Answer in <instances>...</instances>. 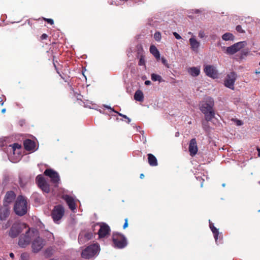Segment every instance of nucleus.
<instances>
[{
	"mask_svg": "<svg viewBox=\"0 0 260 260\" xmlns=\"http://www.w3.org/2000/svg\"><path fill=\"white\" fill-rule=\"evenodd\" d=\"M68 85H69L70 88V96L71 97V98L73 99V101H74L75 100H82L83 96L81 95L80 93L79 92V91L78 89H74V87L70 84V83H68Z\"/></svg>",
	"mask_w": 260,
	"mask_h": 260,
	"instance_id": "17",
	"label": "nucleus"
},
{
	"mask_svg": "<svg viewBox=\"0 0 260 260\" xmlns=\"http://www.w3.org/2000/svg\"><path fill=\"white\" fill-rule=\"evenodd\" d=\"M173 35L176 38V39H177L178 40H179V39H181V36L178 33H177L176 32H173Z\"/></svg>",
	"mask_w": 260,
	"mask_h": 260,
	"instance_id": "39",
	"label": "nucleus"
},
{
	"mask_svg": "<svg viewBox=\"0 0 260 260\" xmlns=\"http://www.w3.org/2000/svg\"><path fill=\"white\" fill-rule=\"evenodd\" d=\"M259 184H260V181H259Z\"/></svg>",
	"mask_w": 260,
	"mask_h": 260,
	"instance_id": "54",
	"label": "nucleus"
},
{
	"mask_svg": "<svg viewBox=\"0 0 260 260\" xmlns=\"http://www.w3.org/2000/svg\"><path fill=\"white\" fill-rule=\"evenodd\" d=\"M237 124L238 125H241L242 124V122L241 120H237Z\"/></svg>",
	"mask_w": 260,
	"mask_h": 260,
	"instance_id": "45",
	"label": "nucleus"
},
{
	"mask_svg": "<svg viewBox=\"0 0 260 260\" xmlns=\"http://www.w3.org/2000/svg\"><path fill=\"white\" fill-rule=\"evenodd\" d=\"M36 230H26L25 234L22 235L19 239L18 245L21 247L27 246L32 241Z\"/></svg>",
	"mask_w": 260,
	"mask_h": 260,
	"instance_id": "5",
	"label": "nucleus"
},
{
	"mask_svg": "<svg viewBox=\"0 0 260 260\" xmlns=\"http://www.w3.org/2000/svg\"><path fill=\"white\" fill-rule=\"evenodd\" d=\"M236 78H237L236 74L234 72H231L230 74H229L227 75L226 78L225 80V81H224L225 86L231 89H234V83L236 81Z\"/></svg>",
	"mask_w": 260,
	"mask_h": 260,
	"instance_id": "13",
	"label": "nucleus"
},
{
	"mask_svg": "<svg viewBox=\"0 0 260 260\" xmlns=\"http://www.w3.org/2000/svg\"><path fill=\"white\" fill-rule=\"evenodd\" d=\"M222 39L224 41H233L234 40V36L231 33L226 32L222 35Z\"/></svg>",
	"mask_w": 260,
	"mask_h": 260,
	"instance_id": "29",
	"label": "nucleus"
},
{
	"mask_svg": "<svg viewBox=\"0 0 260 260\" xmlns=\"http://www.w3.org/2000/svg\"><path fill=\"white\" fill-rule=\"evenodd\" d=\"M154 38L155 41L159 42L161 39L160 32L157 31L154 34Z\"/></svg>",
	"mask_w": 260,
	"mask_h": 260,
	"instance_id": "31",
	"label": "nucleus"
},
{
	"mask_svg": "<svg viewBox=\"0 0 260 260\" xmlns=\"http://www.w3.org/2000/svg\"><path fill=\"white\" fill-rule=\"evenodd\" d=\"M9 226V222H8L5 226H4V228L7 229Z\"/></svg>",
	"mask_w": 260,
	"mask_h": 260,
	"instance_id": "46",
	"label": "nucleus"
},
{
	"mask_svg": "<svg viewBox=\"0 0 260 260\" xmlns=\"http://www.w3.org/2000/svg\"><path fill=\"white\" fill-rule=\"evenodd\" d=\"M24 229L27 230V226L24 223L20 222H15L11 228L9 235L12 238L16 237Z\"/></svg>",
	"mask_w": 260,
	"mask_h": 260,
	"instance_id": "7",
	"label": "nucleus"
},
{
	"mask_svg": "<svg viewBox=\"0 0 260 260\" xmlns=\"http://www.w3.org/2000/svg\"><path fill=\"white\" fill-rule=\"evenodd\" d=\"M214 105L213 99L211 98H208L205 102L203 103L200 107V110L204 114L205 119L207 122L211 121L215 116Z\"/></svg>",
	"mask_w": 260,
	"mask_h": 260,
	"instance_id": "1",
	"label": "nucleus"
},
{
	"mask_svg": "<svg viewBox=\"0 0 260 260\" xmlns=\"http://www.w3.org/2000/svg\"><path fill=\"white\" fill-rule=\"evenodd\" d=\"M150 52L151 54L153 55V56L158 60L160 58V54L159 52L157 49V48L153 45H152L150 47Z\"/></svg>",
	"mask_w": 260,
	"mask_h": 260,
	"instance_id": "25",
	"label": "nucleus"
},
{
	"mask_svg": "<svg viewBox=\"0 0 260 260\" xmlns=\"http://www.w3.org/2000/svg\"><path fill=\"white\" fill-rule=\"evenodd\" d=\"M151 79L153 81H158L159 82L162 81V79L160 75L155 74L154 73H153L151 75Z\"/></svg>",
	"mask_w": 260,
	"mask_h": 260,
	"instance_id": "30",
	"label": "nucleus"
},
{
	"mask_svg": "<svg viewBox=\"0 0 260 260\" xmlns=\"http://www.w3.org/2000/svg\"><path fill=\"white\" fill-rule=\"evenodd\" d=\"M21 258L23 260H26L28 258V255L27 254H21Z\"/></svg>",
	"mask_w": 260,
	"mask_h": 260,
	"instance_id": "38",
	"label": "nucleus"
},
{
	"mask_svg": "<svg viewBox=\"0 0 260 260\" xmlns=\"http://www.w3.org/2000/svg\"><path fill=\"white\" fill-rule=\"evenodd\" d=\"M257 150L258 151V156H260V148H257Z\"/></svg>",
	"mask_w": 260,
	"mask_h": 260,
	"instance_id": "47",
	"label": "nucleus"
},
{
	"mask_svg": "<svg viewBox=\"0 0 260 260\" xmlns=\"http://www.w3.org/2000/svg\"><path fill=\"white\" fill-rule=\"evenodd\" d=\"M161 62L166 67H167L168 68H169V64L168 63L167 60L164 57L161 58Z\"/></svg>",
	"mask_w": 260,
	"mask_h": 260,
	"instance_id": "35",
	"label": "nucleus"
},
{
	"mask_svg": "<svg viewBox=\"0 0 260 260\" xmlns=\"http://www.w3.org/2000/svg\"><path fill=\"white\" fill-rule=\"evenodd\" d=\"M27 207L28 205L26 199L22 196H18L14 207V210L16 214L19 216L25 214L27 211Z\"/></svg>",
	"mask_w": 260,
	"mask_h": 260,
	"instance_id": "2",
	"label": "nucleus"
},
{
	"mask_svg": "<svg viewBox=\"0 0 260 260\" xmlns=\"http://www.w3.org/2000/svg\"><path fill=\"white\" fill-rule=\"evenodd\" d=\"M66 204L72 211L75 212L77 205L76 201L73 197L66 194Z\"/></svg>",
	"mask_w": 260,
	"mask_h": 260,
	"instance_id": "19",
	"label": "nucleus"
},
{
	"mask_svg": "<svg viewBox=\"0 0 260 260\" xmlns=\"http://www.w3.org/2000/svg\"><path fill=\"white\" fill-rule=\"evenodd\" d=\"M48 37V36L46 34H43L41 37V39L42 40H44V39H46Z\"/></svg>",
	"mask_w": 260,
	"mask_h": 260,
	"instance_id": "43",
	"label": "nucleus"
},
{
	"mask_svg": "<svg viewBox=\"0 0 260 260\" xmlns=\"http://www.w3.org/2000/svg\"><path fill=\"white\" fill-rule=\"evenodd\" d=\"M36 181L38 186L43 191L47 193L50 191L49 185L43 176L41 175L38 176L36 178Z\"/></svg>",
	"mask_w": 260,
	"mask_h": 260,
	"instance_id": "12",
	"label": "nucleus"
},
{
	"mask_svg": "<svg viewBox=\"0 0 260 260\" xmlns=\"http://www.w3.org/2000/svg\"><path fill=\"white\" fill-rule=\"evenodd\" d=\"M117 114L120 116L122 117L123 118H125V119H127V122L128 123H129L131 121V120L129 118H128L126 115L122 114V113H120L119 112H118Z\"/></svg>",
	"mask_w": 260,
	"mask_h": 260,
	"instance_id": "33",
	"label": "nucleus"
},
{
	"mask_svg": "<svg viewBox=\"0 0 260 260\" xmlns=\"http://www.w3.org/2000/svg\"><path fill=\"white\" fill-rule=\"evenodd\" d=\"M189 43L191 49L197 51L200 46V43L193 37L189 39Z\"/></svg>",
	"mask_w": 260,
	"mask_h": 260,
	"instance_id": "23",
	"label": "nucleus"
},
{
	"mask_svg": "<svg viewBox=\"0 0 260 260\" xmlns=\"http://www.w3.org/2000/svg\"><path fill=\"white\" fill-rule=\"evenodd\" d=\"M202 125H203V128H205V126L206 125L204 122H202Z\"/></svg>",
	"mask_w": 260,
	"mask_h": 260,
	"instance_id": "50",
	"label": "nucleus"
},
{
	"mask_svg": "<svg viewBox=\"0 0 260 260\" xmlns=\"http://www.w3.org/2000/svg\"><path fill=\"white\" fill-rule=\"evenodd\" d=\"M209 226L211 230L212 231L213 234L215 241L217 242L218 236L219 234L218 230L214 226L213 224L211 222H210Z\"/></svg>",
	"mask_w": 260,
	"mask_h": 260,
	"instance_id": "28",
	"label": "nucleus"
},
{
	"mask_svg": "<svg viewBox=\"0 0 260 260\" xmlns=\"http://www.w3.org/2000/svg\"><path fill=\"white\" fill-rule=\"evenodd\" d=\"M99 251V246L97 244H92L86 247L82 252V257L89 259L94 256Z\"/></svg>",
	"mask_w": 260,
	"mask_h": 260,
	"instance_id": "8",
	"label": "nucleus"
},
{
	"mask_svg": "<svg viewBox=\"0 0 260 260\" xmlns=\"http://www.w3.org/2000/svg\"><path fill=\"white\" fill-rule=\"evenodd\" d=\"M188 73L193 77H197L200 73V70L198 67H191L188 70Z\"/></svg>",
	"mask_w": 260,
	"mask_h": 260,
	"instance_id": "26",
	"label": "nucleus"
},
{
	"mask_svg": "<svg viewBox=\"0 0 260 260\" xmlns=\"http://www.w3.org/2000/svg\"><path fill=\"white\" fill-rule=\"evenodd\" d=\"M138 64L139 66H143L145 64V61L144 59V56L143 55H141L139 59Z\"/></svg>",
	"mask_w": 260,
	"mask_h": 260,
	"instance_id": "32",
	"label": "nucleus"
},
{
	"mask_svg": "<svg viewBox=\"0 0 260 260\" xmlns=\"http://www.w3.org/2000/svg\"><path fill=\"white\" fill-rule=\"evenodd\" d=\"M112 241L114 247L122 249L127 245V239L125 236L121 233L113 232L112 235Z\"/></svg>",
	"mask_w": 260,
	"mask_h": 260,
	"instance_id": "3",
	"label": "nucleus"
},
{
	"mask_svg": "<svg viewBox=\"0 0 260 260\" xmlns=\"http://www.w3.org/2000/svg\"><path fill=\"white\" fill-rule=\"evenodd\" d=\"M44 174L51 179L53 183L58 184L60 181V178L58 173L52 169H47L44 172Z\"/></svg>",
	"mask_w": 260,
	"mask_h": 260,
	"instance_id": "16",
	"label": "nucleus"
},
{
	"mask_svg": "<svg viewBox=\"0 0 260 260\" xmlns=\"http://www.w3.org/2000/svg\"><path fill=\"white\" fill-rule=\"evenodd\" d=\"M10 213L9 207L6 204H4L0 208V220H5Z\"/></svg>",
	"mask_w": 260,
	"mask_h": 260,
	"instance_id": "20",
	"label": "nucleus"
},
{
	"mask_svg": "<svg viewBox=\"0 0 260 260\" xmlns=\"http://www.w3.org/2000/svg\"><path fill=\"white\" fill-rule=\"evenodd\" d=\"M151 84V82L149 80H147L145 82V84L146 85H149Z\"/></svg>",
	"mask_w": 260,
	"mask_h": 260,
	"instance_id": "44",
	"label": "nucleus"
},
{
	"mask_svg": "<svg viewBox=\"0 0 260 260\" xmlns=\"http://www.w3.org/2000/svg\"><path fill=\"white\" fill-rule=\"evenodd\" d=\"M259 65H260V61H259Z\"/></svg>",
	"mask_w": 260,
	"mask_h": 260,
	"instance_id": "55",
	"label": "nucleus"
},
{
	"mask_svg": "<svg viewBox=\"0 0 260 260\" xmlns=\"http://www.w3.org/2000/svg\"><path fill=\"white\" fill-rule=\"evenodd\" d=\"M50 236H51V233H49L48 234Z\"/></svg>",
	"mask_w": 260,
	"mask_h": 260,
	"instance_id": "53",
	"label": "nucleus"
},
{
	"mask_svg": "<svg viewBox=\"0 0 260 260\" xmlns=\"http://www.w3.org/2000/svg\"><path fill=\"white\" fill-rule=\"evenodd\" d=\"M10 256L11 257H12V258H13V257H14V254H13V253H10Z\"/></svg>",
	"mask_w": 260,
	"mask_h": 260,
	"instance_id": "49",
	"label": "nucleus"
},
{
	"mask_svg": "<svg viewBox=\"0 0 260 260\" xmlns=\"http://www.w3.org/2000/svg\"><path fill=\"white\" fill-rule=\"evenodd\" d=\"M104 107H105L106 108L108 109H110L111 111H113L114 112H115V113H117H117L118 112H117V111H116L114 110V109L112 108L111 107H110V106H107V105H106H106H105V106H104Z\"/></svg>",
	"mask_w": 260,
	"mask_h": 260,
	"instance_id": "41",
	"label": "nucleus"
},
{
	"mask_svg": "<svg viewBox=\"0 0 260 260\" xmlns=\"http://www.w3.org/2000/svg\"><path fill=\"white\" fill-rule=\"evenodd\" d=\"M0 260H1V259H0Z\"/></svg>",
	"mask_w": 260,
	"mask_h": 260,
	"instance_id": "56",
	"label": "nucleus"
},
{
	"mask_svg": "<svg viewBox=\"0 0 260 260\" xmlns=\"http://www.w3.org/2000/svg\"><path fill=\"white\" fill-rule=\"evenodd\" d=\"M45 245V241L40 237L39 233L35 231L31 241V248L34 252H38Z\"/></svg>",
	"mask_w": 260,
	"mask_h": 260,
	"instance_id": "4",
	"label": "nucleus"
},
{
	"mask_svg": "<svg viewBox=\"0 0 260 260\" xmlns=\"http://www.w3.org/2000/svg\"><path fill=\"white\" fill-rule=\"evenodd\" d=\"M140 178L141 179H143L144 178V175L143 174H141L140 175Z\"/></svg>",
	"mask_w": 260,
	"mask_h": 260,
	"instance_id": "48",
	"label": "nucleus"
},
{
	"mask_svg": "<svg viewBox=\"0 0 260 260\" xmlns=\"http://www.w3.org/2000/svg\"><path fill=\"white\" fill-rule=\"evenodd\" d=\"M134 99L137 101L143 102L144 100V94L143 92L140 90H137L134 95Z\"/></svg>",
	"mask_w": 260,
	"mask_h": 260,
	"instance_id": "27",
	"label": "nucleus"
},
{
	"mask_svg": "<svg viewBox=\"0 0 260 260\" xmlns=\"http://www.w3.org/2000/svg\"><path fill=\"white\" fill-rule=\"evenodd\" d=\"M63 212L64 210L62 207L60 206H57L55 207L52 213V216L53 220L55 222H57L61 218L63 214Z\"/></svg>",
	"mask_w": 260,
	"mask_h": 260,
	"instance_id": "14",
	"label": "nucleus"
},
{
	"mask_svg": "<svg viewBox=\"0 0 260 260\" xmlns=\"http://www.w3.org/2000/svg\"><path fill=\"white\" fill-rule=\"evenodd\" d=\"M236 30L240 33H244L245 31L243 30L242 26L240 25H238L236 27Z\"/></svg>",
	"mask_w": 260,
	"mask_h": 260,
	"instance_id": "34",
	"label": "nucleus"
},
{
	"mask_svg": "<svg viewBox=\"0 0 260 260\" xmlns=\"http://www.w3.org/2000/svg\"><path fill=\"white\" fill-rule=\"evenodd\" d=\"M188 150L191 156H194L198 152V148L197 141L195 138L190 140L189 144Z\"/></svg>",
	"mask_w": 260,
	"mask_h": 260,
	"instance_id": "18",
	"label": "nucleus"
},
{
	"mask_svg": "<svg viewBox=\"0 0 260 260\" xmlns=\"http://www.w3.org/2000/svg\"><path fill=\"white\" fill-rule=\"evenodd\" d=\"M255 73V74H260V71H256Z\"/></svg>",
	"mask_w": 260,
	"mask_h": 260,
	"instance_id": "52",
	"label": "nucleus"
},
{
	"mask_svg": "<svg viewBox=\"0 0 260 260\" xmlns=\"http://www.w3.org/2000/svg\"><path fill=\"white\" fill-rule=\"evenodd\" d=\"M5 112H6V109H2V112L3 113H5Z\"/></svg>",
	"mask_w": 260,
	"mask_h": 260,
	"instance_id": "51",
	"label": "nucleus"
},
{
	"mask_svg": "<svg viewBox=\"0 0 260 260\" xmlns=\"http://www.w3.org/2000/svg\"><path fill=\"white\" fill-rule=\"evenodd\" d=\"M249 52L248 49H243L241 51V56H246Z\"/></svg>",
	"mask_w": 260,
	"mask_h": 260,
	"instance_id": "36",
	"label": "nucleus"
},
{
	"mask_svg": "<svg viewBox=\"0 0 260 260\" xmlns=\"http://www.w3.org/2000/svg\"><path fill=\"white\" fill-rule=\"evenodd\" d=\"M148 156V162L150 166L154 167L158 165L157 160L156 157L152 154L149 153Z\"/></svg>",
	"mask_w": 260,
	"mask_h": 260,
	"instance_id": "24",
	"label": "nucleus"
},
{
	"mask_svg": "<svg viewBox=\"0 0 260 260\" xmlns=\"http://www.w3.org/2000/svg\"><path fill=\"white\" fill-rule=\"evenodd\" d=\"M9 150L10 152H13L10 156L11 160L13 162H18L21 157V146L17 143L14 144L9 146Z\"/></svg>",
	"mask_w": 260,
	"mask_h": 260,
	"instance_id": "6",
	"label": "nucleus"
},
{
	"mask_svg": "<svg viewBox=\"0 0 260 260\" xmlns=\"http://www.w3.org/2000/svg\"><path fill=\"white\" fill-rule=\"evenodd\" d=\"M24 146L27 150H33L35 149V143L30 140H26L24 142Z\"/></svg>",
	"mask_w": 260,
	"mask_h": 260,
	"instance_id": "22",
	"label": "nucleus"
},
{
	"mask_svg": "<svg viewBox=\"0 0 260 260\" xmlns=\"http://www.w3.org/2000/svg\"><path fill=\"white\" fill-rule=\"evenodd\" d=\"M100 228L98 232L99 238H103L108 237L110 233V226L105 223L99 224Z\"/></svg>",
	"mask_w": 260,
	"mask_h": 260,
	"instance_id": "11",
	"label": "nucleus"
},
{
	"mask_svg": "<svg viewBox=\"0 0 260 260\" xmlns=\"http://www.w3.org/2000/svg\"><path fill=\"white\" fill-rule=\"evenodd\" d=\"M44 20L51 25L54 23V21L52 19L44 18Z\"/></svg>",
	"mask_w": 260,
	"mask_h": 260,
	"instance_id": "37",
	"label": "nucleus"
},
{
	"mask_svg": "<svg viewBox=\"0 0 260 260\" xmlns=\"http://www.w3.org/2000/svg\"><path fill=\"white\" fill-rule=\"evenodd\" d=\"M204 71L206 75L213 79L217 78L218 72L215 68L212 65H206L205 66Z\"/></svg>",
	"mask_w": 260,
	"mask_h": 260,
	"instance_id": "15",
	"label": "nucleus"
},
{
	"mask_svg": "<svg viewBox=\"0 0 260 260\" xmlns=\"http://www.w3.org/2000/svg\"><path fill=\"white\" fill-rule=\"evenodd\" d=\"M127 226H128V219L127 218H125V222H124V223L123 224V228L124 229H125Z\"/></svg>",
	"mask_w": 260,
	"mask_h": 260,
	"instance_id": "40",
	"label": "nucleus"
},
{
	"mask_svg": "<svg viewBox=\"0 0 260 260\" xmlns=\"http://www.w3.org/2000/svg\"><path fill=\"white\" fill-rule=\"evenodd\" d=\"M246 45L245 41L239 42L233 44V45L228 47L226 48L225 53L228 54L233 55L243 48Z\"/></svg>",
	"mask_w": 260,
	"mask_h": 260,
	"instance_id": "9",
	"label": "nucleus"
},
{
	"mask_svg": "<svg viewBox=\"0 0 260 260\" xmlns=\"http://www.w3.org/2000/svg\"><path fill=\"white\" fill-rule=\"evenodd\" d=\"M15 194L13 191H9L6 194L4 204H6L8 206V204L11 203L14 199Z\"/></svg>",
	"mask_w": 260,
	"mask_h": 260,
	"instance_id": "21",
	"label": "nucleus"
},
{
	"mask_svg": "<svg viewBox=\"0 0 260 260\" xmlns=\"http://www.w3.org/2000/svg\"><path fill=\"white\" fill-rule=\"evenodd\" d=\"M204 36H205V34L203 31H201L199 32V37L200 38H203L204 37Z\"/></svg>",
	"mask_w": 260,
	"mask_h": 260,
	"instance_id": "42",
	"label": "nucleus"
},
{
	"mask_svg": "<svg viewBox=\"0 0 260 260\" xmlns=\"http://www.w3.org/2000/svg\"><path fill=\"white\" fill-rule=\"evenodd\" d=\"M93 237V234L88 230L82 231L78 236V241L80 244H83Z\"/></svg>",
	"mask_w": 260,
	"mask_h": 260,
	"instance_id": "10",
	"label": "nucleus"
}]
</instances>
